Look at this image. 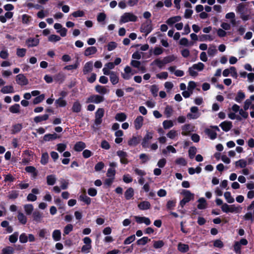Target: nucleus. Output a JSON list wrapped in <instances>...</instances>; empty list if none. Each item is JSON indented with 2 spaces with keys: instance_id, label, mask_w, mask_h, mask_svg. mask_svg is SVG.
I'll use <instances>...</instances> for the list:
<instances>
[{
  "instance_id": "7",
  "label": "nucleus",
  "mask_w": 254,
  "mask_h": 254,
  "mask_svg": "<svg viewBox=\"0 0 254 254\" xmlns=\"http://www.w3.org/2000/svg\"><path fill=\"white\" fill-rule=\"evenodd\" d=\"M104 115V110L103 108H99L95 113V119L94 124L96 126L100 125L102 122V118Z\"/></svg>"
},
{
  "instance_id": "50",
  "label": "nucleus",
  "mask_w": 254,
  "mask_h": 254,
  "mask_svg": "<svg viewBox=\"0 0 254 254\" xmlns=\"http://www.w3.org/2000/svg\"><path fill=\"white\" fill-rule=\"evenodd\" d=\"M173 108L171 106L167 105L165 109L164 114L167 118H170L173 114Z\"/></svg>"
},
{
  "instance_id": "4",
  "label": "nucleus",
  "mask_w": 254,
  "mask_h": 254,
  "mask_svg": "<svg viewBox=\"0 0 254 254\" xmlns=\"http://www.w3.org/2000/svg\"><path fill=\"white\" fill-rule=\"evenodd\" d=\"M137 17L131 12H126L124 13L120 18V23H125L128 22H135Z\"/></svg>"
},
{
  "instance_id": "49",
  "label": "nucleus",
  "mask_w": 254,
  "mask_h": 254,
  "mask_svg": "<svg viewBox=\"0 0 254 254\" xmlns=\"http://www.w3.org/2000/svg\"><path fill=\"white\" fill-rule=\"evenodd\" d=\"M127 119L126 115L124 113H118L115 116V119L119 122H123Z\"/></svg>"
},
{
  "instance_id": "6",
  "label": "nucleus",
  "mask_w": 254,
  "mask_h": 254,
  "mask_svg": "<svg viewBox=\"0 0 254 254\" xmlns=\"http://www.w3.org/2000/svg\"><path fill=\"white\" fill-rule=\"evenodd\" d=\"M104 100L105 98L103 96L98 94H94L88 97L86 102L98 104L104 102Z\"/></svg>"
},
{
  "instance_id": "27",
  "label": "nucleus",
  "mask_w": 254,
  "mask_h": 254,
  "mask_svg": "<svg viewBox=\"0 0 254 254\" xmlns=\"http://www.w3.org/2000/svg\"><path fill=\"white\" fill-rule=\"evenodd\" d=\"M86 147V145L82 141H78L75 143L74 146V149L77 152L81 151Z\"/></svg>"
},
{
  "instance_id": "56",
  "label": "nucleus",
  "mask_w": 254,
  "mask_h": 254,
  "mask_svg": "<svg viewBox=\"0 0 254 254\" xmlns=\"http://www.w3.org/2000/svg\"><path fill=\"white\" fill-rule=\"evenodd\" d=\"M178 135V133L177 131L172 129L170 130L167 134V136L168 137L171 139H174L176 136Z\"/></svg>"
},
{
  "instance_id": "52",
  "label": "nucleus",
  "mask_w": 254,
  "mask_h": 254,
  "mask_svg": "<svg viewBox=\"0 0 254 254\" xmlns=\"http://www.w3.org/2000/svg\"><path fill=\"white\" fill-rule=\"evenodd\" d=\"M38 234L41 239H47L46 236L49 235V233L46 229H42L39 231Z\"/></svg>"
},
{
  "instance_id": "62",
  "label": "nucleus",
  "mask_w": 254,
  "mask_h": 254,
  "mask_svg": "<svg viewBox=\"0 0 254 254\" xmlns=\"http://www.w3.org/2000/svg\"><path fill=\"white\" fill-rule=\"evenodd\" d=\"M153 243V247L155 249H159L163 247L164 245V243L162 240L154 241Z\"/></svg>"
},
{
  "instance_id": "60",
  "label": "nucleus",
  "mask_w": 254,
  "mask_h": 254,
  "mask_svg": "<svg viewBox=\"0 0 254 254\" xmlns=\"http://www.w3.org/2000/svg\"><path fill=\"white\" fill-rule=\"evenodd\" d=\"M45 99L44 94H41L36 98H35L33 101V103L34 105L38 104L43 101Z\"/></svg>"
},
{
  "instance_id": "61",
  "label": "nucleus",
  "mask_w": 254,
  "mask_h": 254,
  "mask_svg": "<svg viewBox=\"0 0 254 254\" xmlns=\"http://www.w3.org/2000/svg\"><path fill=\"white\" fill-rule=\"evenodd\" d=\"M163 62L165 64L170 63L176 60V57L174 55H171L165 57L163 59Z\"/></svg>"
},
{
  "instance_id": "2",
  "label": "nucleus",
  "mask_w": 254,
  "mask_h": 254,
  "mask_svg": "<svg viewBox=\"0 0 254 254\" xmlns=\"http://www.w3.org/2000/svg\"><path fill=\"white\" fill-rule=\"evenodd\" d=\"M204 68V64L199 62L197 64H194L192 66L190 67L188 69V72L190 76L196 77L198 75L197 71H201L203 70Z\"/></svg>"
},
{
  "instance_id": "37",
  "label": "nucleus",
  "mask_w": 254,
  "mask_h": 254,
  "mask_svg": "<svg viewBox=\"0 0 254 254\" xmlns=\"http://www.w3.org/2000/svg\"><path fill=\"white\" fill-rule=\"evenodd\" d=\"M178 249L182 253H186L189 250V246L187 244L180 243L178 245Z\"/></svg>"
},
{
  "instance_id": "18",
  "label": "nucleus",
  "mask_w": 254,
  "mask_h": 254,
  "mask_svg": "<svg viewBox=\"0 0 254 254\" xmlns=\"http://www.w3.org/2000/svg\"><path fill=\"white\" fill-rule=\"evenodd\" d=\"M138 208L141 210H145L150 208V203L148 201H142L138 204Z\"/></svg>"
},
{
  "instance_id": "25",
  "label": "nucleus",
  "mask_w": 254,
  "mask_h": 254,
  "mask_svg": "<svg viewBox=\"0 0 254 254\" xmlns=\"http://www.w3.org/2000/svg\"><path fill=\"white\" fill-rule=\"evenodd\" d=\"M32 217L33 218V220L35 221L37 223H40L42 221V213L38 211H35L33 213Z\"/></svg>"
},
{
  "instance_id": "63",
  "label": "nucleus",
  "mask_w": 254,
  "mask_h": 254,
  "mask_svg": "<svg viewBox=\"0 0 254 254\" xmlns=\"http://www.w3.org/2000/svg\"><path fill=\"white\" fill-rule=\"evenodd\" d=\"M49 160V155L48 153L45 152L42 154L41 159V163L43 165L46 164Z\"/></svg>"
},
{
  "instance_id": "5",
  "label": "nucleus",
  "mask_w": 254,
  "mask_h": 254,
  "mask_svg": "<svg viewBox=\"0 0 254 254\" xmlns=\"http://www.w3.org/2000/svg\"><path fill=\"white\" fill-rule=\"evenodd\" d=\"M221 209L225 213H239L241 212L242 208L234 204L229 205L227 203H224L222 205Z\"/></svg>"
},
{
  "instance_id": "43",
  "label": "nucleus",
  "mask_w": 254,
  "mask_h": 254,
  "mask_svg": "<svg viewBox=\"0 0 254 254\" xmlns=\"http://www.w3.org/2000/svg\"><path fill=\"white\" fill-rule=\"evenodd\" d=\"M49 118V115L45 114L41 116H36L34 118V121L35 123H38L43 121H46Z\"/></svg>"
},
{
  "instance_id": "42",
  "label": "nucleus",
  "mask_w": 254,
  "mask_h": 254,
  "mask_svg": "<svg viewBox=\"0 0 254 254\" xmlns=\"http://www.w3.org/2000/svg\"><path fill=\"white\" fill-rule=\"evenodd\" d=\"M22 128V125L21 124H17L12 126L11 129V133L12 134H15L19 132Z\"/></svg>"
},
{
  "instance_id": "46",
  "label": "nucleus",
  "mask_w": 254,
  "mask_h": 254,
  "mask_svg": "<svg viewBox=\"0 0 254 254\" xmlns=\"http://www.w3.org/2000/svg\"><path fill=\"white\" fill-rule=\"evenodd\" d=\"M58 135L56 133L53 134H47L44 136V140L46 141H48L51 140H54L57 138Z\"/></svg>"
},
{
  "instance_id": "39",
  "label": "nucleus",
  "mask_w": 254,
  "mask_h": 254,
  "mask_svg": "<svg viewBox=\"0 0 254 254\" xmlns=\"http://www.w3.org/2000/svg\"><path fill=\"white\" fill-rule=\"evenodd\" d=\"M17 219L19 222L22 224H25L27 223V218L23 213L18 212Z\"/></svg>"
},
{
  "instance_id": "40",
  "label": "nucleus",
  "mask_w": 254,
  "mask_h": 254,
  "mask_svg": "<svg viewBox=\"0 0 254 254\" xmlns=\"http://www.w3.org/2000/svg\"><path fill=\"white\" fill-rule=\"evenodd\" d=\"M56 182V178L55 176L51 175L47 177V183L48 185L53 186Z\"/></svg>"
},
{
  "instance_id": "44",
  "label": "nucleus",
  "mask_w": 254,
  "mask_h": 254,
  "mask_svg": "<svg viewBox=\"0 0 254 254\" xmlns=\"http://www.w3.org/2000/svg\"><path fill=\"white\" fill-rule=\"evenodd\" d=\"M24 209L27 215H30L33 211L34 207L32 204H28L24 205Z\"/></svg>"
},
{
  "instance_id": "33",
  "label": "nucleus",
  "mask_w": 254,
  "mask_h": 254,
  "mask_svg": "<svg viewBox=\"0 0 254 254\" xmlns=\"http://www.w3.org/2000/svg\"><path fill=\"white\" fill-rule=\"evenodd\" d=\"M106 15L104 12L98 13L97 16V20L99 23H101L102 25L105 24V20L106 18Z\"/></svg>"
},
{
  "instance_id": "31",
  "label": "nucleus",
  "mask_w": 254,
  "mask_h": 254,
  "mask_svg": "<svg viewBox=\"0 0 254 254\" xmlns=\"http://www.w3.org/2000/svg\"><path fill=\"white\" fill-rule=\"evenodd\" d=\"M204 132L211 139H214L217 137V133L211 128H206Z\"/></svg>"
},
{
  "instance_id": "17",
  "label": "nucleus",
  "mask_w": 254,
  "mask_h": 254,
  "mask_svg": "<svg viewBox=\"0 0 254 254\" xmlns=\"http://www.w3.org/2000/svg\"><path fill=\"white\" fill-rule=\"evenodd\" d=\"M115 64L113 63H108L105 64L104 67L103 68V72L104 74L108 75L111 71L110 70L114 68Z\"/></svg>"
},
{
  "instance_id": "16",
  "label": "nucleus",
  "mask_w": 254,
  "mask_h": 254,
  "mask_svg": "<svg viewBox=\"0 0 254 254\" xmlns=\"http://www.w3.org/2000/svg\"><path fill=\"white\" fill-rule=\"evenodd\" d=\"M108 75L110 76V80L113 85H116L119 82V77L116 72L111 71Z\"/></svg>"
},
{
  "instance_id": "12",
  "label": "nucleus",
  "mask_w": 254,
  "mask_h": 254,
  "mask_svg": "<svg viewBox=\"0 0 254 254\" xmlns=\"http://www.w3.org/2000/svg\"><path fill=\"white\" fill-rule=\"evenodd\" d=\"M153 138V132L147 131L146 134L144 136L141 145L143 148L148 147L149 141Z\"/></svg>"
},
{
  "instance_id": "23",
  "label": "nucleus",
  "mask_w": 254,
  "mask_h": 254,
  "mask_svg": "<svg viewBox=\"0 0 254 254\" xmlns=\"http://www.w3.org/2000/svg\"><path fill=\"white\" fill-rule=\"evenodd\" d=\"M143 118L139 116L135 119L134 121V127L136 129H140L143 125Z\"/></svg>"
},
{
  "instance_id": "48",
  "label": "nucleus",
  "mask_w": 254,
  "mask_h": 254,
  "mask_svg": "<svg viewBox=\"0 0 254 254\" xmlns=\"http://www.w3.org/2000/svg\"><path fill=\"white\" fill-rule=\"evenodd\" d=\"M65 79V76L62 73H59L54 76V79L56 81L62 83Z\"/></svg>"
},
{
  "instance_id": "3",
  "label": "nucleus",
  "mask_w": 254,
  "mask_h": 254,
  "mask_svg": "<svg viewBox=\"0 0 254 254\" xmlns=\"http://www.w3.org/2000/svg\"><path fill=\"white\" fill-rule=\"evenodd\" d=\"M182 194L184 195V198L180 201V205L182 207H183L187 203L194 199V195L190 190H184L182 192Z\"/></svg>"
},
{
  "instance_id": "32",
  "label": "nucleus",
  "mask_w": 254,
  "mask_h": 254,
  "mask_svg": "<svg viewBox=\"0 0 254 254\" xmlns=\"http://www.w3.org/2000/svg\"><path fill=\"white\" fill-rule=\"evenodd\" d=\"M20 106L18 104H15L9 108V111L12 114H19L20 113Z\"/></svg>"
},
{
  "instance_id": "36",
  "label": "nucleus",
  "mask_w": 254,
  "mask_h": 254,
  "mask_svg": "<svg viewBox=\"0 0 254 254\" xmlns=\"http://www.w3.org/2000/svg\"><path fill=\"white\" fill-rule=\"evenodd\" d=\"M25 171L29 173L32 174V176L35 178L37 176V172L36 168L33 166H27L25 168Z\"/></svg>"
},
{
  "instance_id": "21",
  "label": "nucleus",
  "mask_w": 254,
  "mask_h": 254,
  "mask_svg": "<svg viewBox=\"0 0 254 254\" xmlns=\"http://www.w3.org/2000/svg\"><path fill=\"white\" fill-rule=\"evenodd\" d=\"M97 52V49L95 47L91 46L88 47L85 49L84 52V55L86 57H88L91 55L95 54Z\"/></svg>"
},
{
  "instance_id": "26",
  "label": "nucleus",
  "mask_w": 254,
  "mask_h": 254,
  "mask_svg": "<svg viewBox=\"0 0 254 254\" xmlns=\"http://www.w3.org/2000/svg\"><path fill=\"white\" fill-rule=\"evenodd\" d=\"M182 19L180 16H175L169 18L167 21L166 23L169 25H172L174 23L180 21Z\"/></svg>"
},
{
  "instance_id": "29",
  "label": "nucleus",
  "mask_w": 254,
  "mask_h": 254,
  "mask_svg": "<svg viewBox=\"0 0 254 254\" xmlns=\"http://www.w3.org/2000/svg\"><path fill=\"white\" fill-rule=\"evenodd\" d=\"M79 199L87 205L90 204L91 203V198L85 194V191L83 194L79 196Z\"/></svg>"
},
{
  "instance_id": "15",
  "label": "nucleus",
  "mask_w": 254,
  "mask_h": 254,
  "mask_svg": "<svg viewBox=\"0 0 254 254\" xmlns=\"http://www.w3.org/2000/svg\"><path fill=\"white\" fill-rule=\"evenodd\" d=\"M135 220L137 223H144L146 225H149L151 224V221L149 218L146 217H141L139 216H134Z\"/></svg>"
},
{
  "instance_id": "13",
  "label": "nucleus",
  "mask_w": 254,
  "mask_h": 254,
  "mask_svg": "<svg viewBox=\"0 0 254 254\" xmlns=\"http://www.w3.org/2000/svg\"><path fill=\"white\" fill-rule=\"evenodd\" d=\"M117 155L120 159V162L122 164H127L128 163L127 159V154L123 150H119L117 152Z\"/></svg>"
},
{
  "instance_id": "64",
  "label": "nucleus",
  "mask_w": 254,
  "mask_h": 254,
  "mask_svg": "<svg viewBox=\"0 0 254 254\" xmlns=\"http://www.w3.org/2000/svg\"><path fill=\"white\" fill-rule=\"evenodd\" d=\"M150 90L154 97H156L157 96V93L159 90V88L158 86L156 85H151L150 87Z\"/></svg>"
},
{
  "instance_id": "30",
  "label": "nucleus",
  "mask_w": 254,
  "mask_h": 254,
  "mask_svg": "<svg viewBox=\"0 0 254 254\" xmlns=\"http://www.w3.org/2000/svg\"><path fill=\"white\" fill-rule=\"evenodd\" d=\"M198 204L197 205V208L199 209H203L206 207L207 203L206 201L203 197L199 198L197 200Z\"/></svg>"
},
{
  "instance_id": "59",
  "label": "nucleus",
  "mask_w": 254,
  "mask_h": 254,
  "mask_svg": "<svg viewBox=\"0 0 254 254\" xmlns=\"http://www.w3.org/2000/svg\"><path fill=\"white\" fill-rule=\"evenodd\" d=\"M14 249L10 246L6 247L2 250L1 254H13Z\"/></svg>"
},
{
  "instance_id": "55",
  "label": "nucleus",
  "mask_w": 254,
  "mask_h": 254,
  "mask_svg": "<svg viewBox=\"0 0 254 254\" xmlns=\"http://www.w3.org/2000/svg\"><path fill=\"white\" fill-rule=\"evenodd\" d=\"M245 98L244 93L239 91L237 93V96L235 97V101L238 103H241L242 101Z\"/></svg>"
},
{
  "instance_id": "24",
  "label": "nucleus",
  "mask_w": 254,
  "mask_h": 254,
  "mask_svg": "<svg viewBox=\"0 0 254 254\" xmlns=\"http://www.w3.org/2000/svg\"><path fill=\"white\" fill-rule=\"evenodd\" d=\"M39 43V40L37 38H30L26 41V44L29 47L36 46L38 45Z\"/></svg>"
},
{
  "instance_id": "11",
  "label": "nucleus",
  "mask_w": 254,
  "mask_h": 254,
  "mask_svg": "<svg viewBox=\"0 0 254 254\" xmlns=\"http://www.w3.org/2000/svg\"><path fill=\"white\" fill-rule=\"evenodd\" d=\"M16 83L20 86H25L28 84V80L23 74H19L16 76Z\"/></svg>"
},
{
  "instance_id": "45",
  "label": "nucleus",
  "mask_w": 254,
  "mask_h": 254,
  "mask_svg": "<svg viewBox=\"0 0 254 254\" xmlns=\"http://www.w3.org/2000/svg\"><path fill=\"white\" fill-rule=\"evenodd\" d=\"M81 106L78 101L75 102L72 107V111L73 112L78 113L81 111Z\"/></svg>"
},
{
  "instance_id": "58",
  "label": "nucleus",
  "mask_w": 254,
  "mask_h": 254,
  "mask_svg": "<svg viewBox=\"0 0 254 254\" xmlns=\"http://www.w3.org/2000/svg\"><path fill=\"white\" fill-rule=\"evenodd\" d=\"M173 126V123L171 120H165L163 122V126L165 129L170 128Z\"/></svg>"
},
{
  "instance_id": "22",
  "label": "nucleus",
  "mask_w": 254,
  "mask_h": 254,
  "mask_svg": "<svg viewBox=\"0 0 254 254\" xmlns=\"http://www.w3.org/2000/svg\"><path fill=\"white\" fill-rule=\"evenodd\" d=\"M93 69V62L92 61L88 62L85 63L83 68V72L84 74H86L91 72Z\"/></svg>"
},
{
  "instance_id": "28",
  "label": "nucleus",
  "mask_w": 254,
  "mask_h": 254,
  "mask_svg": "<svg viewBox=\"0 0 254 254\" xmlns=\"http://www.w3.org/2000/svg\"><path fill=\"white\" fill-rule=\"evenodd\" d=\"M0 92L3 94H8L14 93V90L12 85H7L2 88Z\"/></svg>"
},
{
  "instance_id": "35",
  "label": "nucleus",
  "mask_w": 254,
  "mask_h": 254,
  "mask_svg": "<svg viewBox=\"0 0 254 254\" xmlns=\"http://www.w3.org/2000/svg\"><path fill=\"white\" fill-rule=\"evenodd\" d=\"M134 195V190L132 188H129L125 192V196L127 200L131 199Z\"/></svg>"
},
{
  "instance_id": "54",
  "label": "nucleus",
  "mask_w": 254,
  "mask_h": 254,
  "mask_svg": "<svg viewBox=\"0 0 254 254\" xmlns=\"http://www.w3.org/2000/svg\"><path fill=\"white\" fill-rule=\"evenodd\" d=\"M235 165L241 168H244L247 165V162L244 159H240L235 162Z\"/></svg>"
},
{
  "instance_id": "20",
  "label": "nucleus",
  "mask_w": 254,
  "mask_h": 254,
  "mask_svg": "<svg viewBox=\"0 0 254 254\" xmlns=\"http://www.w3.org/2000/svg\"><path fill=\"white\" fill-rule=\"evenodd\" d=\"M220 127L224 131L227 132L232 127V124L230 121H224L220 124Z\"/></svg>"
},
{
  "instance_id": "57",
  "label": "nucleus",
  "mask_w": 254,
  "mask_h": 254,
  "mask_svg": "<svg viewBox=\"0 0 254 254\" xmlns=\"http://www.w3.org/2000/svg\"><path fill=\"white\" fill-rule=\"evenodd\" d=\"M150 241V239H148L147 237H143L142 238L139 239L137 241V244L138 245H145L148 242Z\"/></svg>"
},
{
  "instance_id": "19",
  "label": "nucleus",
  "mask_w": 254,
  "mask_h": 254,
  "mask_svg": "<svg viewBox=\"0 0 254 254\" xmlns=\"http://www.w3.org/2000/svg\"><path fill=\"white\" fill-rule=\"evenodd\" d=\"M182 134L184 135H187L190 132L193 131V127L190 124H186L182 127Z\"/></svg>"
},
{
  "instance_id": "38",
  "label": "nucleus",
  "mask_w": 254,
  "mask_h": 254,
  "mask_svg": "<svg viewBox=\"0 0 254 254\" xmlns=\"http://www.w3.org/2000/svg\"><path fill=\"white\" fill-rule=\"evenodd\" d=\"M55 104L60 107H64L67 105L66 101L63 98H59L55 101Z\"/></svg>"
},
{
  "instance_id": "53",
  "label": "nucleus",
  "mask_w": 254,
  "mask_h": 254,
  "mask_svg": "<svg viewBox=\"0 0 254 254\" xmlns=\"http://www.w3.org/2000/svg\"><path fill=\"white\" fill-rule=\"evenodd\" d=\"M152 65H156L159 68H162L165 64H164L163 60L156 59L151 64Z\"/></svg>"
},
{
  "instance_id": "34",
  "label": "nucleus",
  "mask_w": 254,
  "mask_h": 254,
  "mask_svg": "<svg viewBox=\"0 0 254 254\" xmlns=\"http://www.w3.org/2000/svg\"><path fill=\"white\" fill-rule=\"evenodd\" d=\"M140 137L139 136H132L128 141V144L129 146H136L139 142Z\"/></svg>"
},
{
  "instance_id": "9",
  "label": "nucleus",
  "mask_w": 254,
  "mask_h": 254,
  "mask_svg": "<svg viewBox=\"0 0 254 254\" xmlns=\"http://www.w3.org/2000/svg\"><path fill=\"white\" fill-rule=\"evenodd\" d=\"M190 113H188L187 117L190 119H196L200 116L198 112V108L196 106L191 107L190 109Z\"/></svg>"
},
{
  "instance_id": "1",
  "label": "nucleus",
  "mask_w": 254,
  "mask_h": 254,
  "mask_svg": "<svg viewBox=\"0 0 254 254\" xmlns=\"http://www.w3.org/2000/svg\"><path fill=\"white\" fill-rule=\"evenodd\" d=\"M247 10L246 5L243 3H239L236 8V12L243 21H247L251 18L250 15L247 13Z\"/></svg>"
},
{
  "instance_id": "14",
  "label": "nucleus",
  "mask_w": 254,
  "mask_h": 254,
  "mask_svg": "<svg viewBox=\"0 0 254 254\" xmlns=\"http://www.w3.org/2000/svg\"><path fill=\"white\" fill-rule=\"evenodd\" d=\"M95 89L97 93L102 95V96L108 94L110 92V90L106 87L100 85H96Z\"/></svg>"
},
{
  "instance_id": "41",
  "label": "nucleus",
  "mask_w": 254,
  "mask_h": 254,
  "mask_svg": "<svg viewBox=\"0 0 254 254\" xmlns=\"http://www.w3.org/2000/svg\"><path fill=\"white\" fill-rule=\"evenodd\" d=\"M52 237L55 241H59L61 239V232L59 230H55L52 234Z\"/></svg>"
},
{
  "instance_id": "8",
  "label": "nucleus",
  "mask_w": 254,
  "mask_h": 254,
  "mask_svg": "<svg viewBox=\"0 0 254 254\" xmlns=\"http://www.w3.org/2000/svg\"><path fill=\"white\" fill-rule=\"evenodd\" d=\"M152 30L151 21H147L146 22L143 23L140 27V31L145 34L147 36Z\"/></svg>"
},
{
  "instance_id": "10",
  "label": "nucleus",
  "mask_w": 254,
  "mask_h": 254,
  "mask_svg": "<svg viewBox=\"0 0 254 254\" xmlns=\"http://www.w3.org/2000/svg\"><path fill=\"white\" fill-rule=\"evenodd\" d=\"M136 72H133L131 68L127 65L124 68V72L122 73V77L128 80Z\"/></svg>"
},
{
  "instance_id": "51",
  "label": "nucleus",
  "mask_w": 254,
  "mask_h": 254,
  "mask_svg": "<svg viewBox=\"0 0 254 254\" xmlns=\"http://www.w3.org/2000/svg\"><path fill=\"white\" fill-rule=\"evenodd\" d=\"M208 54L210 56H213L217 53V50L216 48V46L213 45H211L209 46L208 51Z\"/></svg>"
},
{
  "instance_id": "47",
  "label": "nucleus",
  "mask_w": 254,
  "mask_h": 254,
  "mask_svg": "<svg viewBox=\"0 0 254 254\" xmlns=\"http://www.w3.org/2000/svg\"><path fill=\"white\" fill-rule=\"evenodd\" d=\"M224 196L227 201L229 203H232L235 201L234 198L232 196L231 194L229 191L225 192L224 194Z\"/></svg>"
}]
</instances>
